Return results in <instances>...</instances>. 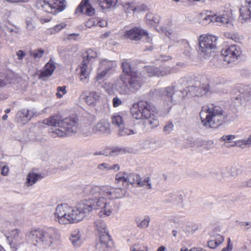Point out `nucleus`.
Segmentation results:
<instances>
[{
  "mask_svg": "<svg viewBox=\"0 0 251 251\" xmlns=\"http://www.w3.org/2000/svg\"><path fill=\"white\" fill-rule=\"evenodd\" d=\"M107 185H88L83 189V193L86 196H93L95 199L83 200L80 203L89 205L91 207L89 212L92 210L99 209L100 217L104 218L110 216L116 210L117 205L113 201H107L106 192Z\"/></svg>",
  "mask_w": 251,
  "mask_h": 251,
  "instance_id": "1",
  "label": "nucleus"
},
{
  "mask_svg": "<svg viewBox=\"0 0 251 251\" xmlns=\"http://www.w3.org/2000/svg\"><path fill=\"white\" fill-rule=\"evenodd\" d=\"M210 91L208 83L200 84L199 86H190L186 90H177L175 86H168L158 90L159 95L163 101L164 107L167 112L172 105L176 101L183 99L187 95L201 97L207 94Z\"/></svg>",
  "mask_w": 251,
  "mask_h": 251,
  "instance_id": "2",
  "label": "nucleus"
},
{
  "mask_svg": "<svg viewBox=\"0 0 251 251\" xmlns=\"http://www.w3.org/2000/svg\"><path fill=\"white\" fill-rule=\"evenodd\" d=\"M91 207L89 205L78 202L75 207L67 203L58 204L54 212L55 221L61 225L77 223L81 221L89 213Z\"/></svg>",
  "mask_w": 251,
  "mask_h": 251,
  "instance_id": "3",
  "label": "nucleus"
},
{
  "mask_svg": "<svg viewBox=\"0 0 251 251\" xmlns=\"http://www.w3.org/2000/svg\"><path fill=\"white\" fill-rule=\"evenodd\" d=\"M132 117L143 121L148 128H153L159 125L158 113L155 107L146 101H139L134 103L130 108Z\"/></svg>",
  "mask_w": 251,
  "mask_h": 251,
  "instance_id": "4",
  "label": "nucleus"
},
{
  "mask_svg": "<svg viewBox=\"0 0 251 251\" xmlns=\"http://www.w3.org/2000/svg\"><path fill=\"white\" fill-rule=\"evenodd\" d=\"M200 116L201 123L206 128H217L226 123L227 118L222 107L213 103L203 106Z\"/></svg>",
  "mask_w": 251,
  "mask_h": 251,
  "instance_id": "5",
  "label": "nucleus"
},
{
  "mask_svg": "<svg viewBox=\"0 0 251 251\" xmlns=\"http://www.w3.org/2000/svg\"><path fill=\"white\" fill-rule=\"evenodd\" d=\"M25 238L27 242L33 245H39L48 248L59 239L60 234L58 230L53 227L46 229L38 228L27 232L25 234Z\"/></svg>",
  "mask_w": 251,
  "mask_h": 251,
  "instance_id": "6",
  "label": "nucleus"
},
{
  "mask_svg": "<svg viewBox=\"0 0 251 251\" xmlns=\"http://www.w3.org/2000/svg\"><path fill=\"white\" fill-rule=\"evenodd\" d=\"M143 83L144 78L137 72L120 81H116L115 85L120 95H126L137 91Z\"/></svg>",
  "mask_w": 251,
  "mask_h": 251,
  "instance_id": "7",
  "label": "nucleus"
},
{
  "mask_svg": "<svg viewBox=\"0 0 251 251\" xmlns=\"http://www.w3.org/2000/svg\"><path fill=\"white\" fill-rule=\"evenodd\" d=\"M94 226L99 236V242L96 245V248L99 251H108L113 246L105 223L101 219L95 220Z\"/></svg>",
  "mask_w": 251,
  "mask_h": 251,
  "instance_id": "8",
  "label": "nucleus"
},
{
  "mask_svg": "<svg viewBox=\"0 0 251 251\" xmlns=\"http://www.w3.org/2000/svg\"><path fill=\"white\" fill-rule=\"evenodd\" d=\"M217 37L209 34L201 35L199 38L198 52L200 55L206 58L214 52L216 48Z\"/></svg>",
  "mask_w": 251,
  "mask_h": 251,
  "instance_id": "9",
  "label": "nucleus"
},
{
  "mask_svg": "<svg viewBox=\"0 0 251 251\" xmlns=\"http://www.w3.org/2000/svg\"><path fill=\"white\" fill-rule=\"evenodd\" d=\"M78 129L77 120L72 118H67L60 121V128L52 130L53 134L58 137L72 135Z\"/></svg>",
  "mask_w": 251,
  "mask_h": 251,
  "instance_id": "10",
  "label": "nucleus"
},
{
  "mask_svg": "<svg viewBox=\"0 0 251 251\" xmlns=\"http://www.w3.org/2000/svg\"><path fill=\"white\" fill-rule=\"evenodd\" d=\"M65 0H42L39 1L37 6L45 11L56 14L58 12L63 11L66 7Z\"/></svg>",
  "mask_w": 251,
  "mask_h": 251,
  "instance_id": "11",
  "label": "nucleus"
},
{
  "mask_svg": "<svg viewBox=\"0 0 251 251\" xmlns=\"http://www.w3.org/2000/svg\"><path fill=\"white\" fill-rule=\"evenodd\" d=\"M123 36L125 38L132 41H137L143 40L152 44V38L149 36L147 32L139 27H134L126 30Z\"/></svg>",
  "mask_w": 251,
  "mask_h": 251,
  "instance_id": "12",
  "label": "nucleus"
},
{
  "mask_svg": "<svg viewBox=\"0 0 251 251\" xmlns=\"http://www.w3.org/2000/svg\"><path fill=\"white\" fill-rule=\"evenodd\" d=\"M224 61L229 64L236 61L242 54L241 48L236 45L226 46L221 51Z\"/></svg>",
  "mask_w": 251,
  "mask_h": 251,
  "instance_id": "13",
  "label": "nucleus"
},
{
  "mask_svg": "<svg viewBox=\"0 0 251 251\" xmlns=\"http://www.w3.org/2000/svg\"><path fill=\"white\" fill-rule=\"evenodd\" d=\"M115 179L118 184H122L123 186L128 188L130 184H138L140 176L134 174H128L120 172L116 174Z\"/></svg>",
  "mask_w": 251,
  "mask_h": 251,
  "instance_id": "14",
  "label": "nucleus"
},
{
  "mask_svg": "<svg viewBox=\"0 0 251 251\" xmlns=\"http://www.w3.org/2000/svg\"><path fill=\"white\" fill-rule=\"evenodd\" d=\"M145 71L149 76H164L177 71L176 68L165 67L159 69L153 66H146L145 68Z\"/></svg>",
  "mask_w": 251,
  "mask_h": 251,
  "instance_id": "15",
  "label": "nucleus"
},
{
  "mask_svg": "<svg viewBox=\"0 0 251 251\" xmlns=\"http://www.w3.org/2000/svg\"><path fill=\"white\" fill-rule=\"evenodd\" d=\"M127 189L128 188L124 186H123V188H114L107 185L106 192L107 201H113L115 202L114 200L123 198L126 195Z\"/></svg>",
  "mask_w": 251,
  "mask_h": 251,
  "instance_id": "16",
  "label": "nucleus"
},
{
  "mask_svg": "<svg viewBox=\"0 0 251 251\" xmlns=\"http://www.w3.org/2000/svg\"><path fill=\"white\" fill-rule=\"evenodd\" d=\"M9 245L11 248L15 250L23 242V235L21 233L20 230L18 229L12 230L10 236L8 237Z\"/></svg>",
  "mask_w": 251,
  "mask_h": 251,
  "instance_id": "17",
  "label": "nucleus"
},
{
  "mask_svg": "<svg viewBox=\"0 0 251 251\" xmlns=\"http://www.w3.org/2000/svg\"><path fill=\"white\" fill-rule=\"evenodd\" d=\"M85 102L90 106H95L99 103L101 98L100 93L92 91L89 93H83L82 94Z\"/></svg>",
  "mask_w": 251,
  "mask_h": 251,
  "instance_id": "18",
  "label": "nucleus"
},
{
  "mask_svg": "<svg viewBox=\"0 0 251 251\" xmlns=\"http://www.w3.org/2000/svg\"><path fill=\"white\" fill-rule=\"evenodd\" d=\"M75 13L92 16L95 14V10L90 4L89 0H82L76 9Z\"/></svg>",
  "mask_w": 251,
  "mask_h": 251,
  "instance_id": "19",
  "label": "nucleus"
},
{
  "mask_svg": "<svg viewBox=\"0 0 251 251\" xmlns=\"http://www.w3.org/2000/svg\"><path fill=\"white\" fill-rule=\"evenodd\" d=\"M88 60H83L79 67L80 80L84 83L88 82L91 71V68L88 66Z\"/></svg>",
  "mask_w": 251,
  "mask_h": 251,
  "instance_id": "20",
  "label": "nucleus"
},
{
  "mask_svg": "<svg viewBox=\"0 0 251 251\" xmlns=\"http://www.w3.org/2000/svg\"><path fill=\"white\" fill-rule=\"evenodd\" d=\"M122 68V72L120 74L118 78L116 80V81H120L127 77L130 76L131 74H134L136 72L133 71L130 67L129 63L127 61H124L121 65Z\"/></svg>",
  "mask_w": 251,
  "mask_h": 251,
  "instance_id": "21",
  "label": "nucleus"
},
{
  "mask_svg": "<svg viewBox=\"0 0 251 251\" xmlns=\"http://www.w3.org/2000/svg\"><path fill=\"white\" fill-rule=\"evenodd\" d=\"M55 69V66L54 63L50 60L46 64L43 70L40 72L39 75V78L45 80L52 74Z\"/></svg>",
  "mask_w": 251,
  "mask_h": 251,
  "instance_id": "22",
  "label": "nucleus"
},
{
  "mask_svg": "<svg viewBox=\"0 0 251 251\" xmlns=\"http://www.w3.org/2000/svg\"><path fill=\"white\" fill-rule=\"evenodd\" d=\"M55 69V66L54 63L50 60L46 64L43 70L40 72L39 75V78L45 80L52 74Z\"/></svg>",
  "mask_w": 251,
  "mask_h": 251,
  "instance_id": "23",
  "label": "nucleus"
},
{
  "mask_svg": "<svg viewBox=\"0 0 251 251\" xmlns=\"http://www.w3.org/2000/svg\"><path fill=\"white\" fill-rule=\"evenodd\" d=\"M251 89L247 85L240 84L238 86V93L235 99L237 100L247 99L251 95Z\"/></svg>",
  "mask_w": 251,
  "mask_h": 251,
  "instance_id": "24",
  "label": "nucleus"
},
{
  "mask_svg": "<svg viewBox=\"0 0 251 251\" xmlns=\"http://www.w3.org/2000/svg\"><path fill=\"white\" fill-rule=\"evenodd\" d=\"M2 28L4 31L8 33L10 36L17 38L19 37L22 33L19 27L9 24L3 25Z\"/></svg>",
  "mask_w": 251,
  "mask_h": 251,
  "instance_id": "25",
  "label": "nucleus"
},
{
  "mask_svg": "<svg viewBox=\"0 0 251 251\" xmlns=\"http://www.w3.org/2000/svg\"><path fill=\"white\" fill-rule=\"evenodd\" d=\"M94 130L102 133L109 134L111 132L110 123L106 120H101L95 126Z\"/></svg>",
  "mask_w": 251,
  "mask_h": 251,
  "instance_id": "26",
  "label": "nucleus"
},
{
  "mask_svg": "<svg viewBox=\"0 0 251 251\" xmlns=\"http://www.w3.org/2000/svg\"><path fill=\"white\" fill-rule=\"evenodd\" d=\"M43 178V176L41 173H35L33 172H31L27 175L25 184L28 187L31 186Z\"/></svg>",
  "mask_w": 251,
  "mask_h": 251,
  "instance_id": "27",
  "label": "nucleus"
},
{
  "mask_svg": "<svg viewBox=\"0 0 251 251\" xmlns=\"http://www.w3.org/2000/svg\"><path fill=\"white\" fill-rule=\"evenodd\" d=\"M33 112L28 109H23L16 114V118L21 119V122L28 121L32 117Z\"/></svg>",
  "mask_w": 251,
  "mask_h": 251,
  "instance_id": "28",
  "label": "nucleus"
},
{
  "mask_svg": "<svg viewBox=\"0 0 251 251\" xmlns=\"http://www.w3.org/2000/svg\"><path fill=\"white\" fill-rule=\"evenodd\" d=\"M100 67L108 73L110 71L114 70L117 67V64L115 61L104 59L100 61Z\"/></svg>",
  "mask_w": 251,
  "mask_h": 251,
  "instance_id": "29",
  "label": "nucleus"
},
{
  "mask_svg": "<svg viewBox=\"0 0 251 251\" xmlns=\"http://www.w3.org/2000/svg\"><path fill=\"white\" fill-rule=\"evenodd\" d=\"M224 240L223 236L217 234L211 237L210 240L208 242V246L211 249H214L220 245Z\"/></svg>",
  "mask_w": 251,
  "mask_h": 251,
  "instance_id": "30",
  "label": "nucleus"
},
{
  "mask_svg": "<svg viewBox=\"0 0 251 251\" xmlns=\"http://www.w3.org/2000/svg\"><path fill=\"white\" fill-rule=\"evenodd\" d=\"M119 0H98L100 6L102 9L115 8L118 4Z\"/></svg>",
  "mask_w": 251,
  "mask_h": 251,
  "instance_id": "31",
  "label": "nucleus"
},
{
  "mask_svg": "<svg viewBox=\"0 0 251 251\" xmlns=\"http://www.w3.org/2000/svg\"><path fill=\"white\" fill-rule=\"evenodd\" d=\"M111 120L112 124L119 128L124 125V114L122 113H114Z\"/></svg>",
  "mask_w": 251,
  "mask_h": 251,
  "instance_id": "32",
  "label": "nucleus"
},
{
  "mask_svg": "<svg viewBox=\"0 0 251 251\" xmlns=\"http://www.w3.org/2000/svg\"><path fill=\"white\" fill-rule=\"evenodd\" d=\"M214 22L217 23L219 25H226L228 26L231 25V21L227 15H221L219 16L214 15Z\"/></svg>",
  "mask_w": 251,
  "mask_h": 251,
  "instance_id": "33",
  "label": "nucleus"
},
{
  "mask_svg": "<svg viewBox=\"0 0 251 251\" xmlns=\"http://www.w3.org/2000/svg\"><path fill=\"white\" fill-rule=\"evenodd\" d=\"M79 231L76 230L72 233L70 241L75 247H79L82 243Z\"/></svg>",
  "mask_w": 251,
  "mask_h": 251,
  "instance_id": "34",
  "label": "nucleus"
},
{
  "mask_svg": "<svg viewBox=\"0 0 251 251\" xmlns=\"http://www.w3.org/2000/svg\"><path fill=\"white\" fill-rule=\"evenodd\" d=\"M240 17L241 19L242 22H245L247 20L250 19L251 18V13L250 12V10L249 8V6L248 7L246 6H242L240 9Z\"/></svg>",
  "mask_w": 251,
  "mask_h": 251,
  "instance_id": "35",
  "label": "nucleus"
},
{
  "mask_svg": "<svg viewBox=\"0 0 251 251\" xmlns=\"http://www.w3.org/2000/svg\"><path fill=\"white\" fill-rule=\"evenodd\" d=\"M43 123L46 125L58 127V128H60V120L56 116H52L48 119H44Z\"/></svg>",
  "mask_w": 251,
  "mask_h": 251,
  "instance_id": "36",
  "label": "nucleus"
},
{
  "mask_svg": "<svg viewBox=\"0 0 251 251\" xmlns=\"http://www.w3.org/2000/svg\"><path fill=\"white\" fill-rule=\"evenodd\" d=\"M200 23L202 25H206L211 22H214V16L201 13L199 15Z\"/></svg>",
  "mask_w": 251,
  "mask_h": 251,
  "instance_id": "37",
  "label": "nucleus"
},
{
  "mask_svg": "<svg viewBox=\"0 0 251 251\" xmlns=\"http://www.w3.org/2000/svg\"><path fill=\"white\" fill-rule=\"evenodd\" d=\"M97 56L98 54L97 52L92 49L88 50L83 54V60H88V63L89 62V60H91L92 59H94Z\"/></svg>",
  "mask_w": 251,
  "mask_h": 251,
  "instance_id": "38",
  "label": "nucleus"
},
{
  "mask_svg": "<svg viewBox=\"0 0 251 251\" xmlns=\"http://www.w3.org/2000/svg\"><path fill=\"white\" fill-rule=\"evenodd\" d=\"M224 36L226 38L232 40L235 42H239L241 40L239 35L232 32H225L224 33Z\"/></svg>",
  "mask_w": 251,
  "mask_h": 251,
  "instance_id": "39",
  "label": "nucleus"
},
{
  "mask_svg": "<svg viewBox=\"0 0 251 251\" xmlns=\"http://www.w3.org/2000/svg\"><path fill=\"white\" fill-rule=\"evenodd\" d=\"M137 184L139 186H144L147 189H152L151 183L149 177H146L143 180L140 178Z\"/></svg>",
  "mask_w": 251,
  "mask_h": 251,
  "instance_id": "40",
  "label": "nucleus"
},
{
  "mask_svg": "<svg viewBox=\"0 0 251 251\" xmlns=\"http://www.w3.org/2000/svg\"><path fill=\"white\" fill-rule=\"evenodd\" d=\"M45 53L44 50L40 49L29 51L30 55L36 60L40 59Z\"/></svg>",
  "mask_w": 251,
  "mask_h": 251,
  "instance_id": "41",
  "label": "nucleus"
},
{
  "mask_svg": "<svg viewBox=\"0 0 251 251\" xmlns=\"http://www.w3.org/2000/svg\"><path fill=\"white\" fill-rule=\"evenodd\" d=\"M108 74L106 71L101 69L100 67L97 75L95 77L96 82H98V83H100L101 81L103 80L106 74Z\"/></svg>",
  "mask_w": 251,
  "mask_h": 251,
  "instance_id": "42",
  "label": "nucleus"
},
{
  "mask_svg": "<svg viewBox=\"0 0 251 251\" xmlns=\"http://www.w3.org/2000/svg\"><path fill=\"white\" fill-rule=\"evenodd\" d=\"M135 132L131 129L124 127V125L119 127L118 134L120 136H126L134 134Z\"/></svg>",
  "mask_w": 251,
  "mask_h": 251,
  "instance_id": "43",
  "label": "nucleus"
},
{
  "mask_svg": "<svg viewBox=\"0 0 251 251\" xmlns=\"http://www.w3.org/2000/svg\"><path fill=\"white\" fill-rule=\"evenodd\" d=\"M26 28L27 31H33L36 27V24L34 20L32 18H28L26 20Z\"/></svg>",
  "mask_w": 251,
  "mask_h": 251,
  "instance_id": "44",
  "label": "nucleus"
},
{
  "mask_svg": "<svg viewBox=\"0 0 251 251\" xmlns=\"http://www.w3.org/2000/svg\"><path fill=\"white\" fill-rule=\"evenodd\" d=\"M247 139L237 140L234 142V144L231 145V146H237L241 148L244 149L246 147H249V144H247Z\"/></svg>",
  "mask_w": 251,
  "mask_h": 251,
  "instance_id": "45",
  "label": "nucleus"
},
{
  "mask_svg": "<svg viewBox=\"0 0 251 251\" xmlns=\"http://www.w3.org/2000/svg\"><path fill=\"white\" fill-rule=\"evenodd\" d=\"M116 82V80L113 83L110 82H105L102 85V87L107 91L108 93H110L112 91L113 89H115V83Z\"/></svg>",
  "mask_w": 251,
  "mask_h": 251,
  "instance_id": "46",
  "label": "nucleus"
},
{
  "mask_svg": "<svg viewBox=\"0 0 251 251\" xmlns=\"http://www.w3.org/2000/svg\"><path fill=\"white\" fill-rule=\"evenodd\" d=\"M162 30L163 32L165 33V34L167 36H168L171 40H172L175 41L177 39L176 37V33L174 32L172 29H164Z\"/></svg>",
  "mask_w": 251,
  "mask_h": 251,
  "instance_id": "47",
  "label": "nucleus"
},
{
  "mask_svg": "<svg viewBox=\"0 0 251 251\" xmlns=\"http://www.w3.org/2000/svg\"><path fill=\"white\" fill-rule=\"evenodd\" d=\"M147 9V6L145 4L142 3L135 5L132 9V10L134 12L139 13L146 11Z\"/></svg>",
  "mask_w": 251,
  "mask_h": 251,
  "instance_id": "48",
  "label": "nucleus"
},
{
  "mask_svg": "<svg viewBox=\"0 0 251 251\" xmlns=\"http://www.w3.org/2000/svg\"><path fill=\"white\" fill-rule=\"evenodd\" d=\"M67 93L66 87L65 86H59L57 88V93L56 94L58 98H61L63 96Z\"/></svg>",
  "mask_w": 251,
  "mask_h": 251,
  "instance_id": "49",
  "label": "nucleus"
},
{
  "mask_svg": "<svg viewBox=\"0 0 251 251\" xmlns=\"http://www.w3.org/2000/svg\"><path fill=\"white\" fill-rule=\"evenodd\" d=\"M150 222V218L149 216H146L145 218L141 221L140 223L138 225V227L140 228H145L148 227Z\"/></svg>",
  "mask_w": 251,
  "mask_h": 251,
  "instance_id": "50",
  "label": "nucleus"
},
{
  "mask_svg": "<svg viewBox=\"0 0 251 251\" xmlns=\"http://www.w3.org/2000/svg\"><path fill=\"white\" fill-rule=\"evenodd\" d=\"M97 26L100 27H105L107 25V22L104 19L100 17H96Z\"/></svg>",
  "mask_w": 251,
  "mask_h": 251,
  "instance_id": "51",
  "label": "nucleus"
},
{
  "mask_svg": "<svg viewBox=\"0 0 251 251\" xmlns=\"http://www.w3.org/2000/svg\"><path fill=\"white\" fill-rule=\"evenodd\" d=\"M67 25L65 23H62L58 25H56L54 26L51 31L52 34H55L56 32H58L62 29L64 28Z\"/></svg>",
  "mask_w": 251,
  "mask_h": 251,
  "instance_id": "52",
  "label": "nucleus"
},
{
  "mask_svg": "<svg viewBox=\"0 0 251 251\" xmlns=\"http://www.w3.org/2000/svg\"><path fill=\"white\" fill-rule=\"evenodd\" d=\"M96 20V17L90 18L85 23L86 26L88 28L97 26Z\"/></svg>",
  "mask_w": 251,
  "mask_h": 251,
  "instance_id": "53",
  "label": "nucleus"
},
{
  "mask_svg": "<svg viewBox=\"0 0 251 251\" xmlns=\"http://www.w3.org/2000/svg\"><path fill=\"white\" fill-rule=\"evenodd\" d=\"M174 129V125L171 122H168L164 128V131L167 133H170Z\"/></svg>",
  "mask_w": 251,
  "mask_h": 251,
  "instance_id": "54",
  "label": "nucleus"
},
{
  "mask_svg": "<svg viewBox=\"0 0 251 251\" xmlns=\"http://www.w3.org/2000/svg\"><path fill=\"white\" fill-rule=\"evenodd\" d=\"M235 138L236 136L234 135H223L220 138L219 140L220 142H228L235 139Z\"/></svg>",
  "mask_w": 251,
  "mask_h": 251,
  "instance_id": "55",
  "label": "nucleus"
},
{
  "mask_svg": "<svg viewBox=\"0 0 251 251\" xmlns=\"http://www.w3.org/2000/svg\"><path fill=\"white\" fill-rule=\"evenodd\" d=\"M112 104L114 107H117L121 105L123 102L118 96H116L113 99Z\"/></svg>",
  "mask_w": 251,
  "mask_h": 251,
  "instance_id": "56",
  "label": "nucleus"
},
{
  "mask_svg": "<svg viewBox=\"0 0 251 251\" xmlns=\"http://www.w3.org/2000/svg\"><path fill=\"white\" fill-rule=\"evenodd\" d=\"M10 83V80L7 76H0V87L4 86Z\"/></svg>",
  "mask_w": 251,
  "mask_h": 251,
  "instance_id": "57",
  "label": "nucleus"
},
{
  "mask_svg": "<svg viewBox=\"0 0 251 251\" xmlns=\"http://www.w3.org/2000/svg\"><path fill=\"white\" fill-rule=\"evenodd\" d=\"M184 46L185 48V50L184 52V53L187 55L188 56L190 55V52L192 50V49L189 44V43L187 41H184L183 42Z\"/></svg>",
  "mask_w": 251,
  "mask_h": 251,
  "instance_id": "58",
  "label": "nucleus"
},
{
  "mask_svg": "<svg viewBox=\"0 0 251 251\" xmlns=\"http://www.w3.org/2000/svg\"><path fill=\"white\" fill-rule=\"evenodd\" d=\"M0 167L1 168V174L3 176H7L9 172V169L8 166L3 164V163H1Z\"/></svg>",
  "mask_w": 251,
  "mask_h": 251,
  "instance_id": "59",
  "label": "nucleus"
},
{
  "mask_svg": "<svg viewBox=\"0 0 251 251\" xmlns=\"http://www.w3.org/2000/svg\"><path fill=\"white\" fill-rule=\"evenodd\" d=\"M98 168L102 171H108L109 170V164L107 163H101L99 165Z\"/></svg>",
  "mask_w": 251,
  "mask_h": 251,
  "instance_id": "60",
  "label": "nucleus"
},
{
  "mask_svg": "<svg viewBox=\"0 0 251 251\" xmlns=\"http://www.w3.org/2000/svg\"><path fill=\"white\" fill-rule=\"evenodd\" d=\"M232 249V244L229 238L227 239V245L226 247L224 248L222 251H231Z\"/></svg>",
  "mask_w": 251,
  "mask_h": 251,
  "instance_id": "61",
  "label": "nucleus"
},
{
  "mask_svg": "<svg viewBox=\"0 0 251 251\" xmlns=\"http://www.w3.org/2000/svg\"><path fill=\"white\" fill-rule=\"evenodd\" d=\"M16 54L18 56V59L20 60H22L25 56V53L22 50H19L17 51Z\"/></svg>",
  "mask_w": 251,
  "mask_h": 251,
  "instance_id": "62",
  "label": "nucleus"
},
{
  "mask_svg": "<svg viewBox=\"0 0 251 251\" xmlns=\"http://www.w3.org/2000/svg\"><path fill=\"white\" fill-rule=\"evenodd\" d=\"M174 199L175 201L178 203H181L183 201V196L181 195H174Z\"/></svg>",
  "mask_w": 251,
  "mask_h": 251,
  "instance_id": "63",
  "label": "nucleus"
},
{
  "mask_svg": "<svg viewBox=\"0 0 251 251\" xmlns=\"http://www.w3.org/2000/svg\"><path fill=\"white\" fill-rule=\"evenodd\" d=\"M51 20V18L50 17H42L40 19V22L41 24H44L46 23L49 22Z\"/></svg>",
  "mask_w": 251,
  "mask_h": 251,
  "instance_id": "64",
  "label": "nucleus"
}]
</instances>
